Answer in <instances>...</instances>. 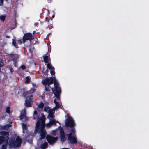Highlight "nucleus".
I'll list each match as a JSON object with an SVG mask.
<instances>
[{"mask_svg":"<svg viewBox=\"0 0 149 149\" xmlns=\"http://www.w3.org/2000/svg\"><path fill=\"white\" fill-rule=\"evenodd\" d=\"M47 68L51 70L50 74L52 76L54 75L55 73V72L54 71V68L52 66V65H49V64L48 65H47Z\"/></svg>","mask_w":149,"mask_h":149,"instance_id":"obj_17","label":"nucleus"},{"mask_svg":"<svg viewBox=\"0 0 149 149\" xmlns=\"http://www.w3.org/2000/svg\"><path fill=\"white\" fill-rule=\"evenodd\" d=\"M10 107L9 106L6 107V112L8 114H10Z\"/></svg>","mask_w":149,"mask_h":149,"instance_id":"obj_25","label":"nucleus"},{"mask_svg":"<svg viewBox=\"0 0 149 149\" xmlns=\"http://www.w3.org/2000/svg\"><path fill=\"white\" fill-rule=\"evenodd\" d=\"M35 89H31L30 91L25 92L23 93L24 96L25 98H28L25 100V105L27 107H31L33 103L32 97H33L32 93L35 92Z\"/></svg>","mask_w":149,"mask_h":149,"instance_id":"obj_2","label":"nucleus"},{"mask_svg":"<svg viewBox=\"0 0 149 149\" xmlns=\"http://www.w3.org/2000/svg\"><path fill=\"white\" fill-rule=\"evenodd\" d=\"M48 145V143L47 142H45L41 145V149H45V148L47 147Z\"/></svg>","mask_w":149,"mask_h":149,"instance_id":"obj_19","label":"nucleus"},{"mask_svg":"<svg viewBox=\"0 0 149 149\" xmlns=\"http://www.w3.org/2000/svg\"><path fill=\"white\" fill-rule=\"evenodd\" d=\"M54 91L53 89L52 90L53 92L57 98H59L60 94L61 92V88L59 86V83L57 81H56L55 80L54 82Z\"/></svg>","mask_w":149,"mask_h":149,"instance_id":"obj_3","label":"nucleus"},{"mask_svg":"<svg viewBox=\"0 0 149 149\" xmlns=\"http://www.w3.org/2000/svg\"><path fill=\"white\" fill-rule=\"evenodd\" d=\"M54 17H55L54 15H53L52 16V17L53 18H54Z\"/></svg>","mask_w":149,"mask_h":149,"instance_id":"obj_42","label":"nucleus"},{"mask_svg":"<svg viewBox=\"0 0 149 149\" xmlns=\"http://www.w3.org/2000/svg\"><path fill=\"white\" fill-rule=\"evenodd\" d=\"M48 69H46V70H45V72H44V74L45 75H47L48 73Z\"/></svg>","mask_w":149,"mask_h":149,"instance_id":"obj_38","label":"nucleus"},{"mask_svg":"<svg viewBox=\"0 0 149 149\" xmlns=\"http://www.w3.org/2000/svg\"><path fill=\"white\" fill-rule=\"evenodd\" d=\"M6 1H7L8 0H5Z\"/></svg>","mask_w":149,"mask_h":149,"instance_id":"obj_46","label":"nucleus"},{"mask_svg":"<svg viewBox=\"0 0 149 149\" xmlns=\"http://www.w3.org/2000/svg\"><path fill=\"white\" fill-rule=\"evenodd\" d=\"M49 116L52 118H53V114L52 113V110H49Z\"/></svg>","mask_w":149,"mask_h":149,"instance_id":"obj_28","label":"nucleus"},{"mask_svg":"<svg viewBox=\"0 0 149 149\" xmlns=\"http://www.w3.org/2000/svg\"><path fill=\"white\" fill-rule=\"evenodd\" d=\"M18 43L20 44H22V43L23 42V39L22 40L21 39L18 40Z\"/></svg>","mask_w":149,"mask_h":149,"instance_id":"obj_32","label":"nucleus"},{"mask_svg":"<svg viewBox=\"0 0 149 149\" xmlns=\"http://www.w3.org/2000/svg\"><path fill=\"white\" fill-rule=\"evenodd\" d=\"M3 5V0H0V6H2Z\"/></svg>","mask_w":149,"mask_h":149,"instance_id":"obj_35","label":"nucleus"},{"mask_svg":"<svg viewBox=\"0 0 149 149\" xmlns=\"http://www.w3.org/2000/svg\"><path fill=\"white\" fill-rule=\"evenodd\" d=\"M65 125L67 127L72 128L74 127L75 126V123L72 117H69L66 120Z\"/></svg>","mask_w":149,"mask_h":149,"instance_id":"obj_7","label":"nucleus"},{"mask_svg":"<svg viewBox=\"0 0 149 149\" xmlns=\"http://www.w3.org/2000/svg\"><path fill=\"white\" fill-rule=\"evenodd\" d=\"M47 55V54H46L43 56L44 61L47 64V65H48L49 64V65H51L50 55Z\"/></svg>","mask_w":149,"mask_h":149,"instance_id":"obj_14","label":"nucleus"},{"mask_svg":"<svg viewBox=\"0 0 149 149\" xmlns=\"http://www.w3.org/2000/svg\"><path fill=\"white\" fill-rule=\"evenodd\" d=\"M9 127L8 125L6 124L4 126H2L1 127L0 129L1 130H7L8 128Z\"/></svg>","mask_w":149,"mask_h":149,"instance_id":"obj_21","label":"nucleus"},{"mask_svg":"<svg viewBox=\"0 0 149 149\" xmlns=\"http://www.w3.org/2000/svg\"><path fill=\"white\" fill-rule=\"evenodd\" d=\"M0 135H2L0 136V144H2L4 142L7 143L9 139V132L2 131L0 132Z\"/></svg>","mask_w":149,"mask_h":149,"instance_id":"obj_4","label":"nucleus"},{"mask_svg":"<svg viewBox=\"0 0 149 149\" xmlns=\"http://www.w3.org/2000/svg\"><path fill=\"white\" fill-rule=\"evenodd\" d=\"M3 65L4 63L3 62L2 59L0 58V68L3 67Z\"/></svg>","mask_w":149,"mask_h":149,"instance_id":"obj_27","label":"nucleus"},{"mask_svg":"<svg viewBox=\"0 0 149 149\" xmlns=\"http://www.w3.org/2000/svg\"><path fill=\"white\" fill-rule=\"evenodd\" d=\"M49 109V107L47 106L45 107L44 110L45 111L47 112Z\"/></svg>","mask_w":149,"mask_h":149,"instance_id":"obj_33","label":"nucleus"},{"mask_svg":"<svg viewBox=\"0 0 149 149\" xmlns=\"http://www.w3.org/2000/svg\"><path fill=\"white\" fill-rule=\"evenodd\" d=\"M34 39L33 36L31 33H27L24 34L23 37V42L24 43L26 40L31 41Z\"/></svg>","mask_w":149,"mask_h":149,"instance_id":"obj_8","label":"nucleus"},{"mask_svg":"<svg viewBox=\"0 0 149 149\" xmlns=\"http://www.w3.org/2000/svg\"><path fill=\"white\" fill-rule=\"evenodd\" d=\"M5 16H1L0 17V19L2 21H4L5 20Z\"/></svg>","mask_w":149,"mask_h":149,"instance_id":"obj_31","label":"nucleus"},{"mask_svg":"<svg viewBox=\"0 0 149 149\" xmlns=\"http://www.w3.org/2000/svg\"><path fill=\"white\" fill-rule=\"evenodd\" d=\"M41 115L42 116L40 118L39 117L38 115H33V119L36 120L37 119L38 120L36 123H37L38 121H39L40 122L41 121V120H42V119H43V118H45V122L46 118L45 116L44 115L43 113H42Z\"/></svg>","mask_w":149,"mask_h":149,"instance_id":"obj_16","label":"nucleus"},{"mask_svg":"<svg viewBox=\"0 0 149 149\" xmlns=\"http://www.w3.org/2000/svg\"><path fill=\"white\" fill-rule=\"evenodd\" d=\"M54 102L55 104L56 107L57 108L59 107V102H58L56 100H54Z\"/></svg>","mask_w":149,"mask_h":149,"instance_id":"obj_26","label":"nucleus"},{"mask_svg":"<svg viewBox=\"0 0 149 149\" xmlns=\"http://www.w3.org/2000/svg\"><path fill=\"white\" fill-rule=\"evenodd\" d=\"M50 122L51 123L52 125H56V121L54 119H51L50 120Z\"/></svg>","mask_w":149,"mask_h":149,"instance_id":"obj_22","label":"nucleus"},{"mask_svg":"<svg viewBox=\"0 0 149 149\" xmlns=\"http://www.w3.org/2000/svg\"><path fill=\"white\" fill-rule=\"evenodd\" d=\"M45 90L47 92H49L51 90H53V88H52L50 86V85H45Z\"/></svg>","mask_w":149,"mask_h":149,"instance_id":"obj_18","label":"nucleus"},{"mask_svg":"<svg viewBox=\"0 0 149 149\" xmlns=\"http://www.w3.org/2000/svg\"><path fill=\"white\" fill-rule=\"evenodd\" d=\"M45 118H43L41 121L40 122L38 121L36 123L34 130L35 134L37 133L38 132L40 133V135L41 139L45 138L46 134V130L45 129Z\"/></svg>","mask_w":149,"mask_h":149,"instance_id":"obj_1","label":"nucleus"},{"mask_svg":"<svg viewBox=\"0 0 149 149\" xmlns=\"http://www.w3.org/2000/svg\"><path fill=\"white\" fill-rule=\"evenodd\" d=\"M44 103L42 102H41L39 104L38 107L41 109H43L44 107Z\"/></svg>","mask_w":149,"mask_h":149,"instance_id":"obj_23","label":"nucleus"},{"mask_svg":"<svg viewBox=\"0 0 149 149\" xmlns=\"http://www.w3.org/2000/svg\"><path fill=\"white\" fill-rule=\"evenodd\" d=\"M67 138L69 141L70 143L72 144H77V138L74 135L71 136V133H69L67 135Z\"/></svg>","mask_w":149,"mask_h":149,"instance_id":"obj_10","label":"nucleus"},{"mask_svg":"<svg viewBox=\"0 0 149 149\" xmlns=\"http://www.w3.org/2000/svg\"><path fill=\"white\" fill-rule=\"evenodd\" d=\"M55 80L57 81L55 77H47L43 80L42 83L44 85H50L54 83Z\"/></svg>","mask_w":149,"mask_h":149,"instance_id":"obj_6","label":"nucleus"},{"mask_svg":"<svg viewBox=\"0 0 149 149\" xmlns=\"http://www.w3.org/2000/svg\"><path fill=\"white\" fill-rule=\"evenodd\" d=\"M59 131L61 140V141L64 142L66 140L64 130L63 128H61L60 130Z\"/></svg>","mask_w":149,"mask_h":149,"instance_id":"obj_15","label":"nucleus"},{"mask_svg":"<svg viewBox=\"0 0 149 149\" xmlns=\"http://www.w3.org/2000/svg\"><path fill=\"white\" fill-rule=\"evenodd\" d=\"M9 69L11 73H13V72H14V70L11 67H7Z\"/></svg>","mask_w":149,"mask_h":149,"instance_id":"obj_30","label":"nucleus"},{"mask_svg":"<svg viewBox=\"0 0 149 149\" xmlns=\"http://www.w3.org/2000/svg\"><path fill=\"white\" fill-rule=\"evenodd\" d=\"M63 149H68V148H63Z\"/></svg>","mask_w":149,"mask_h":149,"instance_id":"obj_44","label":"nucleus"},{"mask_svg":"<svg viewBox=\"0 0 149 149\" xmlns=\"http://www.w3.org/2000/svg\"><path fill=\"white\" fill-rule=\"evenodd\" d=\"M46 139L49 144L53 145L57 141L58 137H54L49 135H47Z\"/></svg>","mask_w":149,"mask_h":149,"instance_id":"obj_9","label":"nucleus"},{"mask_svg":"<svg viewBox=\"0 0 149 149\" xmlns=\"http://www.w3.org/2000/svg\"><path fill=\"white\" fill-rule=\"evenodd\" d=\"M22 141L20 138L17 137L15 140L14 138H11L9 142L14 147H16L20 146Z\"/></svg>","mask_w":149,"mask_h":149,"instance_id":"obj_5","label":"nucleus"},{"mask_svg":"<svg viewBox=\"0 0 149 149\" xmlns=\"http://www.w3.org/2000/svg\"><path fill=\"white\" fill-rule=\"evenodd\" d=\"M12 45L16 48H19L18 46L17 45L15 40L14 39H12Z\"/></svg>","mask_w":149,"mask_h":149,"instance_id":"obj_20","label":"nucleus"},{"mask_svg":"<svg viewBox=\"0 0 149 149\" xmlns=\"http://www.w3.org/2000/svg\"><path fill=\"white\" fill-rule=\"evenodd\" d=\"M22 132L24 134L26 133L27 134L25 135V138L26 140H28V137L30 135V134L28 130V128L26 126V124L23 123L22 124Z\"/></svg>","mask_w":149,"mask_h":149,"instance_id":"obj_12","label":"nucleus"},{"mask_svg":"<svg viewBox=\"0 0 149 149\" xmlns=\"http://www.w3.org/2000/svg\"><path fill=\"white\" fill-rule=\"evenodd\" d=\"M51 125H52L50 122L47 124V126L48 127H50Z\"/></svg>","mask_w":149,"mask_h":149,"instance_id":"obj_37","label":"nucleus"},{"mask_svg":"<svg viewBox=\"0 0 149 149\" xmlns=\"http://www.w3.org/2000/svg\"><path fill=\"white\" fill-rule=\"evenodd\" d=\"M72 128L71 129V130L70 131V133H71V136L74 135V134L75 133V130L74 129V128L73 127H72Z\"/></svg>","mask_w":149,"mask_h":149,"instance_id":"obj_24","label":"nucleus"},{"mask_svg":"<svg viewBox=\"0 0 149 149\" xmlns=\"http://www.w3.org/2000/svg\"><path fill=\"white\" fill-rule=\"evenodd\" d=\"M1 72V68H0V72Z\"/></svg>","mask_w":149,"mask_h":149,"instance_id":"obj_45","label":"nucleus"},{"mask_svg":"<svg viewBox=\"0 0 149 149\" xmlns=\"http://www.w3.org/2000/svg\"><path fill=\"white\" fill-rule=\"evenodd\" d=\"M29 76H27L26 77V81L25 83H29L30 82V79L29 78Z\"/></svg>","mask_w":149,"mask_h":149,"instance_id":"obj_29","label":"nucleus"},{"mask_svg":"<svg viewBox=\"0 0 149 149\" xmlns=\"http://www.w3.org/2000/svg\"><path fill=\"white\" fill-rule=\"evenodd\" d=\"M56 122L57 123H59V122L58 121H56Z\"/></svg>","mask_w":149,"mask_h":149,"instance_id":"obj_43","label":"nucleus"},{"mask_svg":"<svg viewBox=\"0 0 149 149\" xmlns=\"http://www.w3.org/2000/svg\"><path fill=\"white\" fill-rule=\"evenodd\" d=\"M6 145L3 144L2 145L1 149H6Z\"/></svg>","mask_w":149,"mask_h":149,"instance_id":"obj_34","label":"nucleus"},{"mask_svg":"<svg viewBox=\"0 0 149 149\" xmlns=\"http://www.w3.org/2000/svg\"><path fill=\"white\" fill-rule=\"evenodd\" d=\"M32 86L33 87H35L36 86V84L34 83L32 84Z\"/></svg>","mask_w":149,"mask_h":149,"instance_id":"obj_41","label":"nucleus"},{"mask_svg":"<svg viewBox=\"0 0 149 149\" xmlns=\"http://www.w3.org/2000/svg\"><path fill=\"white\" fill-rule=\"evenodd\" d=\"M20 119L21 120L24 122H26L28 120L25 111H22L20 113Z\"/></svg>","mask_w":149,"mask_h":149,"instance_id":"obj_13","label":"nucleus"},{"mask_svg":"<svg viewBox=\"0 0 149 149\" xmlns=\"http://www.w3.org/2000/svg\"><path fill=\"white\" fill-rule=\"evenodd\" d=\"M6 37L7 38H10V36H9L6 35Z\"/></svg>","mask_w":149,"mask_h":149,"instance_id":"obj_40","label":"nucleus"},{"mask_svg":"<svg viewBox=\"0 0 149 149\" xmlns=\"http://www.w3.org/2000/svg\"><path fill=\"white\" fill-rule=\"evenodd\" d=\"M20 68L22 69L23 70H24L26 69V66L25 65H21L20 66Z\"/></svg>","mask_w":149,"mask_h":149,"instance_id":"obj_36","label":"nucleus"},{"mask_svg":"<svg viewBox=\"0 0 149 149\" xmlns=\"http://www.w3.org/2000/svg\"><path fill=\"white\" fill-rule=\"evenodd\" d=\"M38 115V113H37V112L36 111H35L34 112V115Z\"/></svg>","mask_w":149,"mask_h":149,"instance_id":"obj_39","label":"nucleus"},{"mask_svg":"<svg viewBox=\"0 0 149 149\" xmlns=\"http://www.w3.org/2000/svg\"><path fill=\"white\" fill-rule=\"evenodd\" d=\"M8 55L10 60L13 61L14 63L16 62L19 56L17 54L12 53L8 54Z\"/></svg>","mask_w":149,"mask_h":149,"instance_id":"obj_11","label":"nucleus"}]
</instances>
